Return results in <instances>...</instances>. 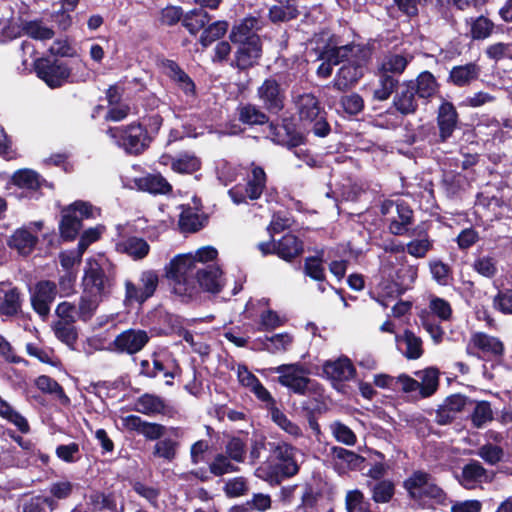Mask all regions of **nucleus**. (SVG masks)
Instances as JSON below:
<instances>
[{
    "instance_id": "37",
    "label": "nucleus",
    "mask_w": 512,
    "mask_h": 512,
    "mask_svg": "<svg viewBox=\"0 0 512 512\" xmlns=\"http://www.w3.org/2000/svg\"><path fill=\"white\" fill-rule=\"evenodd\" d=\"M82 227L83 223L81 222V218H78L77 215H73L65 208H62L58 229L63 242L74 241L79 236Z\"/></svg>"
},
{
    "instance_id": "8",
    "label": "nucleus",
    "mask_w": 512,
    "mask_h": 512,
    "mask_svg": "<svg viewBox=\"0 0 512 512\" xmlns=\"http://www.w3.org/2000/svg\"><path fill=\"white\" fill-rule=\"evenodd\" d=\"M112 279L96 260H88L82 277L83 292L103 298L110 293Z\"/></svg>"
},
{
    "instance_id": "15",
    "label": "nucleus",
    "mask_w": 512,
    "mask_h": 512,
    "mask_svg": "<svg viewBox=\"0 0 512 512\" xmlns=\"http://www.w3.org/2000/svg\"><path fill=\"white\" fill-rule=\"evenodd\" d=\"M269 132L274 143L288 149L297 148L305 142V137L297 130L292 117L283 118L280 124L270 121Z\"/></svg>"
},
{
    "instance_id": "50",
    "label": "nucleus",
    "mask_w": 512,
    "mask_h": 512,
    "mask_svg": "<svg viewBox=\"0 0 512 512\" xmlns=\"http://www.w3.org/2000/svg\"><path fill=\"white\" fill-rule=\"evenodd\" d=\"M13 185L30 191H38L41 188L40 175L31 169H20L11 177Z\"/></svg>"
},
{
    "instance_id": "11",
    "label": "nucleus",
    "mask_w": 512,
    "mask_h": 512,
    "mask_svg": "<svg viewBox=\"0 0 512 512\" xmlns=\"http://www.w3.org/2000/svg\"><path fill=\"white\" fill-rule=\"evenodd\" d=\"M278 373V383L288 388L292 393L304 396L310 390L312 380L304 374L307 372L300 363L283 364L274 369Z\"/></svg>"
},
{
    "instance_id": "45",
    "label": "nucleus",
    "mask_w": 512,
    "mask_h": 512,
    "mask_svg": "<svg viewBox=\"0 0 512 512\" xmlns=\"http://www.w3.org/2000/svg\"><path fill=\"white\" fill-rule=\"evenodd\" d=\"M371 492V499L376 504L389 503L395 495V484L392 480H380L378 482L367 481Z\"/></svg>"
},
{
    "instance_id": "26",
    "label": "nucleus",
    "mask_w": 512,
    "mask_h": 512,
    "mask_svg": "<svg viewBox=\"0 0 512 512\" xmlns=\"http://www.w3.org/2000/svg\"><path fill=\"white\" fill-rule=\"evenodd\" d=\"M276 4L268 10V19L273 24L290 22L300 16L297 0H274Z\"/></svg>"
},
{
    "instance_id": "51",
    "label": "nucleus",
    "mask_w": 512,
    "mask_h": 512,
    "mask_svg": "<svg viewBox=\"0 0 512 512\" xmlns=\"http://www.w3.org/2000/svg\"><path fill=\"white\" fill-rule=\"evenodd\" d=\"M0 417L17 427L22 434L30 432L28 420L0 396Z\"/></svg>"
},
{
    "instance_id": "47",
    "label": "nucleus",
    "mask_w": 512,
    "mask_h": 512,
    "mask_svg": "<svg viewBox=\"0 0 512 512\" xmlns=\"http://www.w3.org/2000/svg\"><path fill=\"white\" fill-rule=\"evenodd\" d=\"M410 60L402 54L390 53L384 57L377 69L400 78L408 67Z\"/></svg>"
},
{
    "instance_id": "10",
    "label": "nucleus",
    "mask_w": 512,
    "mask_h": 512,
    "mask_svg": "<svg viewBox=\"0 0 512 512\" xmlns=\"http://www.w3.org/2000/svg\"><path fill=\"white\" fill-rule=\"evenodd\" d=\"M34 70L37 77L52 89L61 87L71 75V69L66 63L45 57L34 61Z\"/></svg>"
},
{
    "instance_id": "55",
    "label": "nucleus",
    "mask_w": 512,
    "mask_h": 512,
    "mask_svg": "<svg viewBox=\"0 0 512 512\" xmlns=\"http://www.w3.org/2000/svg\"><path fill=\"white\" fill-rule=\"evenodd\" d=\"M132 490L141 498L145 499L149 505L154 509H159V497L161 490L155 486H149L142 481L132 480L130 481Z\"/></svg>"
},
{
    "instance_id": "57",
    "label": "nucleus",
    "mask_w": 512,
    "mask_h": 512,
    "mask_svg": "<svg viewBox=\"0 0 512 512\" xmlns=\"http://www.w3.org/2000/svg\"><path fill=\"white\" fill-rule=\"evenodd\" d=\"M52 328L56 338L59 341L74 349V346L78 340V331L73 323L56 321L54 322Z\"/></svg>"
},
{
    "instance_id": "54",
    "label": "nucleus",
    "mask_w": 512,
    "mask_h": 512,
    "mask_svg": "<svg viewBox=\"0 0 512 512\" xmlns=\"http://www.w3.org/2000/svg\"><path fill=\"white\" fill-rule=\"evenodd\" d=\"M229 23L226 20H218L208 23L202 31L199 42L203 47L210 46L213 42L221 39L228 31Z\"/></svg>"
},
{
    "instance_id": "36",
    "label": "nucleus",
    "mask_w": 512,
    "mask_h": 512,
    "mask_svg": "<svg viewBox=\"0 0 512 512\" xmlns=\"http://www.w3.org/2000/svg\"><path fill=\"white\" fill-rule=\"evenodd\" d=\"M116 250L125 253L133 260H142L150 252V245L141 237L130 236L116 244Z\"/></svg>"
},
{
    "instance_id": "16",
    "label": "nucleus",
    "mask_w": 512,
    "mask_h": 512,
    "mask_svg": "<svg viewBox=\"0 0 512 512\" xmlns=\"http://www.w3.org/2000/svg\"><path fill=\"white\" fill-rule=\"evenodd\" d=\"M150 341L147 331L129 328L119 333L112 341L111 350L118 354L134 355Z\"/></svg>"
},
{
    "instance_id": "3",
    "label": "nucleus",
    "mask_w": 512,
    "mask_h": 512,
    "mask_svg": "<svg viewBox=\"0 0 512 512\" xmlns=\"http://www.w3.org/2000/svg\"><path fill=\"white\" fill-rule=\"evenodd\" d=\"M296 448L284 441L268 442L269 457L267 468H259L264 479L272 486L280 485L285 479L298 474L299 465L295 459Z\"/></svg>"
},
{
    "instance_id": "1",
    "label": "nucleus",
    "mask_w": 512,
    "mask_h": 512,
    "mask_svg": "<svg viewBox=\"0 0 512 512\" xmlns=\"http://www.w3.org/2000/svg\"><path fill=\"white\" fill-rule=\"evenodd\" d=\"M163 123L164 118L158 112L146 113L127 125L109 127L106 134L127 154L139 156L150 148Z\"/></svg>"
},
{
    "instance_id": "44",
    "label": "nucleus",
    "mask_w": 512,
    "mask_h": 512,
    "mask_svg": "<svg viewBox=\"0 0 512 512\" xmlns=\"http://www.w3.org/2000/svg\"><path fill=\"white\" fill-rule=\"evenodd\" d=\"M211 20L209 13L201 8H194L184 13L183 27L195 36L200 30H204Z\"/></svg>"
},
{
    "instance_id": "40",
    "label": "nucleus",
    "mask_w": 512,
    "mask_h": 512,
    "mask_svg": "<svg viewBox=\"0 0 512 512\" xmlns=\"http://www.w3.org/2000/svg\"><path fill=\"white\" fill-rule=\"evenodd\" d=\"M152 364H153V373H155V378L162 374L165 378H169L171 380H167V385L173 384V379L178 374L180 370L179 365L177 364L175 359H172L169 356H162L161 354L154 352L151 355Z\"/></svg>"
},
{
    "instance_id": "33",
    "label": "nucleus",
    "mask_w": 512,
    "mask_h": 512,
    "mask_svg": "<svg viewBox=\"0 0 512 512\" xmlns=\"http://www.w3.org/2000/svg\"><path fill=\"white\" fill-rule=\"evenodd\" d=\"M329 257H325L323 248L316 249L315 255L308 256L304 260L303 272L305 276L317 282H326V271L324 264Z\"/></svg>"
},
{
    "instance_id": "19",
    "label": "nucleus",
    "mask_w": 512,
    "mask_h": 512,
    "mask_svg": "<svg viewBox=\"0 0 512 512\" xmlns=\"http://www.w3.org/2000/svg\"><path fill=\"white\" fill-rule=\"evenodd\" d=\"M57 296V286L53 281H38L31 293V305L33 310L42 318L50 313V305Z\"/></svg>"
},
{
    "instance_id": "61",
    "label": "nucleus",
    "mask_w": 512,
    "mask_h": 512,
    "mask_svg": "<svg viewBox=\"0 0 512 512\" xmlns=\"http://www.w3.org/2000/svg\"><path fill=\"white\" fill-rule=\"evenodd\" d=\"M90 502L94 510L98 512L117 510L116 497L112 492L96 491L90 495Z\"/></svg>"
},
{
    "instance_id": "42",
    "label": "nucleus",
    "mask_w": 512,
    "mask_h": 512,
    "mask_svg": "<svg viewBox=\"0 0 512 512\" xmlns=\"http://www.w3.org/2000/svg\"><path fill=\"white\" fill-rule=\"evenodd\" d=\"M171 170L178 174H193L202 167L201 159L194 153L181 152L171 157Z\"/></svg>"
},
{
    "instance_id": "20",
    "label": "nucleus",
    "mask_w": 512,
    "mask_h": 512,
    "mask_svg": "<svg viewBox=\"0 0 512 512\" xmlns=\"http://www.w3.org/2000/svg\"><path fill=\"white\" fill-rule=\"evenodd\" d=\"M418 94L410 80L403 81L393 97V107L403 116L415 114L419 108Z\"/></svg>"
},
{
    "instance_id": "14",
    "label": "nucleus",
    "mask_w": 512,
    "mask_h": 512,
    "mask_svg": "<svg viewBox=\"0 0 512 512\" xmlns=\"http://www.w3.org/2000/svg\"><path fill=\"white\" fill-rule=\"evenodd\" d=\"M436 124L438 128L437 143H446L459 128L460 117L453 102L441 97V103L436 111Z\"/></svg>"
},
{
    "instance_id": "46",
    "label": "nucleus",
    "mask_w": 512,
    "mask_h": 512,
    "mask_svg": "<svg viewBox=\"0 0 512 512\" xmlns=\"http://www.w3.org/2000/svg\"><path fill=\"white\" fill-rule=\"evenodd\" d=\"M38 242V237L25 228L17 229L10 239L8 245L18 250L21 254L30 253Z\"/></svg>"
},
{
    "instance_id": "4",
    "label": "nucleus",
    "mask_w": 512,
    "mask_h": 512,
    "mask_svg": "<svg viewBox=\"0 0 512 512\" xmlns=\"http://www.w3.org/2000/svg\"><path fill=\"white\" fill-rule=\"evenodd\" d=\"M403 488L408 496L419 502L423 508L434 509L436 506H447L449 503L445 490L424 470H414L403 481Z\"/></svg>"
},
{
    "instance_id": "9",
    "label": "nucleus",
    "mask_w": 512,
    "mask_h": 512,
    "mask_svg": "<svg viewBox=\"0 0 512 512\" xmlns=\"http://www.w3.org/2000/svg\"><path fill=\"white\" fill-rule=\"evenodd\" d=\"M159 277L154 270H145L139 278V286L131 280L125 281V299L126 304L137 303L142 305L151 298L157 290Z\"/></svg>"
},
{
    "instance_id": "39",
    "label": "nucleus",
    "mask_w": 512,
    "mask_h": 512,
    "mask_svg": "<svg viewBox=\"0 0 512 512\" xmlns=\"http://www.w3.org/2000/svg\"><path fill=\"white\" fill-rule=\"evenodd\" d=\"M133 410L148 416L163 414L166 410V403L158 395L144 393L135 400Z\"/></svg>"
},
{
    "instance_id": "53",
    "label": "nucleus",
    "mask_w": 512,
    "mask_h": 512,
    "mask_svg": "<svg viewBox=\"0 0 512 512\" xmlns=\"http://www.w3.org/2000/svg\"><path fill=\"white\" fill-rule=\"evenodd\" d=\"M179 446L180 443L177 440H174L171 437H162L155 443L152 454L156 458L172 462L177 457Z\"/></svg>"
},
{
    "instance_id": "52",
    "label": "nucleus",
    "mask_w": 512,
    "mask_h": 512,
    "mask_svg": "<svg viewBox=\"0 0 512 512\" xmlns=\"http://www.w3.org/2000/svg\"><path fill=\"white\" fill-rule=\"evenodd\" d=\"M347 512H376L369 499L359 489L349 490L345 496Z\"/></svg>"
},
{
    "instance_id": "6",
    "label": "nucleus",
    "mask_w": 512,
    "mask_h": 512,
    "mask_svg": "<svg viewBox=\"0 0 512 512\" xmlns=\"http://www.w3.org/2000/svg\"><path fill=\"white\" fill-rule=\"evenodd\" d=\"M372 51V47L369 45H358L356 53L345 61L335 76L334 87L337 90L344 92L358 83L365 74Z\"/></svg>"
},
{
    "instance_id": "34",
    "label": "nucleus",
    "mask_w": 512,
    "mask_h": 512,
    "mask_svg": "<svg viewBox=\"0 0 512 512\" xmlns=\"http://www.w3.org/2000/svg\"><path fill=\"white\" fill-rule=\"evenodd\" d=\"M163 67L166 69L167 76L177 83L179 88L184 91L185 94H195L196 87L191 77L180 67V65L170 59H165L162 62Z\"/></svg>"
},
{
    "instance_id": "32",
    "label": "nucleus",
    "mask_w": 512,
    "mask_h": 512,
    "mask_svg": "<svg viewBox=\"0 0 512 512\" xmlns=\"http://www.w3.org/2000/svg\"><path fill=\"white\" fill-rule=\"evenodd\" d=\"M440 185L448 198L457 199L461 198L462 194L469 186V181L468 178L460 172L444 171Z\"/></svg>"
},
{
    "instance_id": "12",
    "label": "nucleus",
    "mask_w": 512,
    "mask_h": 512,
    "mask_svg": "<svg viewBox=\"0 0 512 512\" xmlns=\"http://www.w3.org/2000/svg\"><path fill=\"white\" fill-rule=\"evenodd\" d=\"M257 97L266 111L278 114L285 107L286 89L275 76H270L257 88Z\"/></svg>"
},
{
    "instance_id": "29",
    "label": "nucleus",
    "mask_w": 512,
    "mask_h": 512,
    "mask_svg": "<svg viewBox=\"0 0 512 512\" xmlns=\"http://www.w3.org/2000/svg\"><path fill=\"white\" fill-rule=\"evenodd\" d=\"M303 252V240L292 233H286L276 242V255L286 262H292Z\"/></svg>"
},
{
    "instance_id": "56",
    "label": "nucleus",
    "mask_w": 512,
    "mask_h": 512,
    "mask_svg": "<svg viewBox=\"0 0 512 512\" xmlns=\"http://www.w3.org/2000/svg\"><path fill=\"white\" fill-rule=\"evenodd\" d=\"M208 470L212 476L222 477L228 473L238 472L240 468L233 464L224 453H217L208 464Z\"/></svg>"
},
{
    "instance_id": "2",
    "label": "nucleus",
    "mask_w": 512,
    "mask_h": 512,
    "mask_svg": "<svg viewBox=\"0 0 512 512\" xmlns=\"http://www.w3.org/2000/svg\"><path fill=\"white\" fill-rule=\"evenodd\" d=\"M197 266L191 254H179L165 267L166 277L171 281L173 293L184 303L199 300V287L196 284Z\"/></svg>"
},
{
    "instance_id": "64",
    "label": "nucleus",
    "mask_w": 512,
    "mask_h": 512,
    "mask_svg": "<svg viewBox=\"0 0 512 512\" xmlns=\"http://www.w3.org/2000/svg\"><path fill=\"white\" fill-rule=\"evenodd\" d=\"M432 278L441 286H447L452 280V268L442 260H432L429 263Z\"/></svg>"
},
{
    "instance_id": "17",
    "label": "nucleus",
    "mask_w": 512,
    "mask_h": 512,
    "mask_svg": "<svg viewBox=\"0 0 512 512\" xmlns=\"http://www.w3.org/2000/svg\"><path fill=\"white\" fill-rule=\"evenodd\" d=\"M122 425L127 431L143 436L146 441H157L164 437L167 431L163 424L146 421L134 414L123 417Z\"/></svg>"
},
{
    "instance_id": "13",
    "label": "nucleus",
    "mask_w": 512,
    "mask_h": 512,
    "mask_svg": "<svg viewBox=\"0 0 512 512\" xmlns=\"http://www.w3.org/2000/svg\"><path fill=\"white\" fill-rule=\"evenodd\" d=\"M236 50L229 62L230 67L240 72L248 71L260 64L263 55V43L259 41H247L232 43Z\"/></svg>"
},
{
    "instance_id": "62",
    "label": "nucleus",
    "mask_w": 512,
    "mask_h": 512,
    "mask_svg": "<svg viewBox=\"0 0 512 512\" xmlns=\"http://www.w3.org/2000/svg\"><path fill=\"white\" fill-rule=\"evenodd\" d=\"M101 299V297L92 296L83 292V295L80 297L78 303V318L84 322L89 321L93 317Z\"/></svg>"
},
{
    "instance_id": "24",
    "label": "nucleus",
    "mask_w": 512,
    "mask_h": 512,
    "mask_svg": "<svg viewBox=\"0 0 512 512\" xmlns=\"http://www.w3.org/2000/svg\"><path fill=\"white\" fill-rule=\"evenodd\" d=\"M480 66L475 62L453 66L447 77V82L455 87H467L479 79Z\"/></svg>"
},
{
    "instance_id": "28",
    "label": "nucleus",
    "mask_w": 512,
    "mask_h": 512,
    "mask_svg": "<svg viewBox=\"0 0 512 512\" xmlns=\"http://www.w3.org/2000/svg\"><path fill=\"white\" fill-rule=\"evenodd\" d=\"M465 25L468 29L466 36L472 41L488 39L495 30V23L485 15L466 18Z\"/></svg>"
},
{
    "instance_id": "21",
    "label": "nucleus",
    "mask_w": 512,
    "mask_h": 512,
    "mask_svg": "<svg viewBox=\"0 0 512 512\" xmlns=\"http://www.w3.org/2000/svg\"><path fill=\"white\" fill-rule=\"evenodd\" d=\"M262 27L260 18L247 16L232 26L229 33V40L231 43L259 41L261 37L258 31H260Z\"/></svg>"
},
{
    "instance_id": "30",
    "label": "nucleus",
    "mask_w": 512,
    "mask_h": 512,
    "mask_svg": "<svg viewBox=\"0 0 512 512\" xmlns=\"http://www.w3.org/2000/svg\"><path fill=\"white\" fill-rule=\"evenodd\" d=\"M358 45L359 44L349 43L343 46H336L332 44V39L330 38L321 48L318 58L320 60H326L335 66L341 62H345L350 56L355 54Z\"/></svg>"
},
{
    "instance_id": "38",
    "label": "nucleus",
    "mask_w": 512,
    "mask_h": 512,
    "mask_svg": "<svg viewBox=\"0 0 512 512\" xmlns=\"http://www.w3.org/2000/svg\"><path fill=\"white\" fill-rule=\"evenodd\" d=\"M267 180L268 177L264 168L252 163L251 173L248 176V180L245 185V191L248 193V199L252 201L258 200L266 188Z\"/></svg>"
},
{
    "instance_id": "60",
    "label": "nucleus",
    "mask_w": 512,
    "mask_h": 512,
    "mask_svg": "<svg viewBox=\"0 0 512 512\" xmlns=\"http://www.w3.org/2000/svg\"><path fill=\"white\" fill-rule=\"evenodd\" d=\"M24 34L35 40H50L54 37V31L42 25L41 20L26 21L22 24Z\"/></svg>"
},
{
    "instance_id": "49",
    "label": "nucleus",
    "mask_w": 512,
    "mask_h": 512,
    "mask_svg": "<svg viewBox=\"0 0 512 512\" xmlns=\"http://www.w3.org/2000/svg\"><path fill=\"white\" fill-rule=\"evenodd\" d=\"M35 385L41 392L55 395L61 404L67 405L70 403V399L65 393L64 388L52 377L40 375L35 379Z\"/></svg>"
},
{
    "instance_id": "43",
    "label": "nucleus",
    "mask_w": 512,
    "mask_h": 512,
    "mask_svg": "<svg viewBox=\"0 0 512 512\" xmlns=\"http://www.w3.org/2000/svg\"><path fill=\"white\" fill-rule=\"evenodd\" d=\"M415 375L421 379L419 394L421 398H429L436 393L439 387L440 371L436 367H428L424 370L416 371Z\"/></svg>"
},
{
    "instance_id": "25",
    "label": "nucleus",
    "mask_w": 512,
    "mask_h": 512,
    "mask_svg": "<svg viewBox=\"0 0 512 512\" xmlns=\"http://www.w3.org/2000/svg\"><path fill=\"white\" fill-rule=\"evenodd\" d=\"M396 217H393L388 225L389 232L395 236L408 234L414 221V212L404 200L396 201Z\"/></svg>"
},
{
    "instance_id": "18",
    "label": "nucleus",
    "mask_w": 512,
    "mask_h": 512,
    "mask_svg": "<svg viewBox=\"0 0 512 512\" xmlns=\"http://www.w3.org/2000/svg\"><path fill=\"white\" fill-rule=\"evenodd\" d=\"M494 478V472H489L479 461L470 460L462 467L458 482L463 488L473 490L483 483H491Z\"/></svg>"
},
{
    "instance_id": "27",
    "label": "nucleus",
    "mask_w": 512,
    "mask_h": 512,
    "mask_svg": "<svg viewBox=\"0 0 512 512\" xmlns=\"http://www.w3.org/2000/svg\"><path fill=\"white\" fill-rule=\"evenodd\" d=\"M418 94V98L430 102L440 93L441 84L432 72L424 70L415 79L410 80Z\"/></svg>"
},
{
    "instance_id": "59",
    "label": "nucleus",
    "mask_w": 512,
    "mask_h": 512,
    "mask_svg": "<svg viewBox=\"0 0 512 512\" xmlns=\"http://www.w3.org/2000/svg\"><path fill=\"white\" fill-rule=\"evenodd\" d=\"M268 412L272 421L286 433L294 437H299L302 435L301 428L296 423L288 419L285 413L281 411L277 405L272 407Z\"/></svg>"
},
{
    "instance_id": "23",
    "label": "nucleus",
    "mask_w": 512,
    "mask_h": 512,
    "mask_svg": "<svg viewBox=\"0 0 512 512\" xmlns=\"http://www.w3.org/2000/svg\"><path fill=\"white\" fill-rule=\"evenodd\" d=\"M322 370L328 379L338 382L349 381L356 375V368L345 355L340 356L334 361H325Z\"/></svg>"
},
{
    "instance_id": "31",
    "label": "nucleus",
    "mask_w": 512,
    "mask_h": 512,
    "mask_svg": "<svg viewBox=\"0 0 512 512\" xmlns=\"http://www.w3.org/2000/svg\"><path fill=\"white\" fill-rule=\"evenodd\" d=\"M237 119L243 125L254 127L270 123V118L260 107L252 103H241L236 108Z\"/></svg>"
},
{
    "instance_id": "63",
    "label": "nucleus",
    "mask_w": 512,
    "mask_h": 512,
    "mask_svg": "<svg viewBox=\"0 0 512 512\" xmlns=\"http://www.w3.org/2000/svg\"><path fill=\"white\" fill-rule=\"evenodd\" d=\"M429 309L440 321H450L453 316V309L449 301L444 298L432 295L429 300Z\"/></svg>"
},
{
    "instance_id": "22",
    "label": "nucleus",
    "mask_w": 512,
    "mask_h": 512,
    "mask_svg": "<svg viewBox=\"0 0 512 512\" xmlns=\"http://www.w3.org/2000/svg\"><path fill=\"white\" fill-rule=\"evenodd\" d=\"M196 284L199 287V299L201 292L218 294L224 286L223 271L217 265H208L196 272Z\"/></svg>"
},
{
    "instance_id": "7",
    "label": "nucleus",
    "mask_w": 512,
    "mask_h": 512,
    "mask_svg": "<svg viewBox=\"0 0 512 512\" xmlns=\"http://www.w3.org/2000/svg\"><path fill=\"white\" fill-rule=\"evenodd\" d=\"M504 352L505 347L503 342L498 337L485 332L473 333L466 346V353L469 356H474L482 360L502 358Z\"/></svg>"
},
{
    "instance_id": "58",
    "label": "nucleus",
    "mask_w": 512,
    "mask_h": 512,
    "mask_svg": "<svg viewBox=\"0 0 512 512\" xmlns=\"http://www.w3.org/2000/svg\"><path fill=\"white\" fill-rule=\"evenodd\" d=\"M21 309L20 291L17 287H12L4 294L0 303V313L4 316H15Z\"/></svg>"
},
{
    "instance_id": "5",
    "label": "nucleus",
    "mask_w": 512,
    "mask_h": 512,
    "mask_svg": "<svg viewBox=\"0 0 512 512\" xmlns=\"http://www.w3.org/2000/svg\"><path fill=\"white\" fill-rule=\"evenodd\" d=\"M295 105L300 122L315 136L324 138L330 134L327 112L316 95L303 93L298 96Z\"/></svg>"
},
{
    "instance_id": "41",
    "label": "nucleus",
    "mask_w": 512,
    "mask_h": 512,
    "mask_svg": "<svg viewBox=\"0 0 512 512\" xmlns=\"http://www.w3.org/2000/svg\"><path fill=\"white\" fill-rule=\"evenodd\" d=\"M376 76L378 78V86L373 91V99L386 101L393 93H396L401 83L395 75L379 71V69H377Z\"/></svg>"
},
{
    "instance_id": "48",
    "label": "nucleus",
    "mask_w": 512,
    "mask_h": 512,
    "mask_svg": "<svg viewBox=\"0 0 512 512\" xmlns=\"http://www.w3.org/2000/svg\"><path fill=\"white\" fill-rule=\"evenodd\" d=\"M208 219L192 212L191 208L183 210L179 216V229L183 233H196L206 226Z\"/></svg>"
},
{
    "instance_id": "35",
    "label": "nucleus",
    "mask_w": 512,
    "mask_h": 512,
    "mask_svg": "<svg viewBox=\"0 0 512 512\" xmlns=\"http://www.w3.org/2000/svg\"><path fill=\"white\" fill-rule=\"evenodd\" d=\"M138 189L153 195H166L172 192V185L161 174H147L135 180Z\"/></svg>"
}]
</instances>
